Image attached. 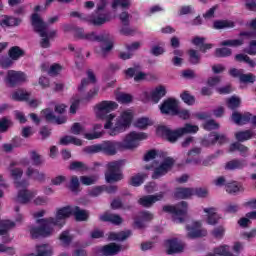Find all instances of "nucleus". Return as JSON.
I'll return each instance as SVG.
<instances>
[{
	"mask_svg": "<svg viewBox=\"0 0 256 256\" xmlns=\"http://www.w3.org/2000/svg\"><path fill=\"white\" fill-rule=\"evenodd\" d=\"M174 115H177L180 119H183L184 121H187V119L191 118V112L183 108H177Z\"/></svg>",
	"mask_w": 256,
	"mask_h": 256,
	"instance_id": "48",
	"label": "nucleus"
},
{
	"mask_svg": "<svg viewBox=\"0 0 256 256\" xmlns=\"http://www.w3.org/2000/svg\"><path fill=\"white\" fill-rule=\"evenodd\" d=\"M145 179H147V174L138 173L130 178L129 185H131L132 187H141V185L145 183Z\"/></svg>",
	"mask_w": 256,
	"mask_h": 256,
	"instance_id": "30",
	"label": "nucleus"
},
{
	"mask_svg": "<svg viewBox=\"0 0 256 256\" xmlns=\"http://www.w3.org/2000/svg\"><path fill=\"white\" fill-rule=\"evenodd\" d=\"M38 256H53V249L49 244H41L36 246Z\"/></svg>",
	"mask_w": 256,
	"mask_h": 256,
	"instance_id": "32",
	"label": "nucleus"
},
{
	"mask_svg": "<svg viewBox=\"0 0 256 256\" xmlns=\"http://www.w3.org/2000/svg\"><path fill=\"white\" fill-rule=\"evenodd\" d=\"M231 119L236 125H247V123H251V113L246 112L241 114L239 112H234L232 113Z\"/></svg>",
	"mask_w": 256,
	"mask_h": 256,
	"instance_id": "19",
	"label": "nucleus"
},
{
	"mask_svg": "<svg viewBox=\"0 0 256 256\" xmlns=\"http://www.w3.org/2000/svg\"><path fill=\"white\" fill-rule=\"evenodd\" d=\"M188 204L185 201L178 203L177 205H165L163 206L164 213H170L174 217V221L177 223H185V215H187Z\"/></svg>",
	"mask_w": 256,
	"mask_h": 256,
	"instance_id": "7",
	"label": "nucleus"
},
{
	"mask_svg": "<svg viewBox=\"0 0 256 256\" xmlns=\"http://www.w3.org/2000/svg\"><path fill=\"white\" fill-rule=\"evenodd\" d=\"M76 37H79V39H85L86 41H97L98 43H104L106 46L101 47L102 57H107V53L113 49V36L106 32L99 35L95 32L85 34L82 28H78L76 29Z\"/></svg>",
	"mask_w": 256,
	"mask_h": 256,
	"instance_id": "3",
	"label": "nucleus"
},
{
	"mask_svg": "<svg viewBox=\"0 0 256 256\" xmlns=\"http://www.w3.org/2000/svg\"><path fill=\"white\" fill-rule=\"evenodd\" d=\"M204 213H207L208 225H217V223H219L221 216L217 214V208H214V207L204 208Z\"/></svg>",
	"mask_w": 256,
	"mask_h": 256,
	"instance_id": "24",
	"label": "nucleus"
},
{
	"mask_svg": "<svg viewBox=\"0 0 256 256\" xmlns=\"http://www.w3.org/2000/svg\"><path fill=\"white\" fill-rule=\"evenodd\" d=\"M131 235H132L131 230L121 231L118 233L111 232L109 234L108 239L110 241H125V239H129V237H131Z\"/></svg>",
	"mask_w": 256,
	"mask_h": 256,
	"instance_id": "27",
	"label": "nucleus"
},
{
	"mask_svg": "<svg viewBox=\"0 0 256 256\" xmlns=\"http://www.w3.org/2000/svg\"><path fill=\"white\" fill-rule=\"evenodd\" d=\"M199 131V126L186 123L184 127L180 128V133L182 135H187L189 133H197Z\"/></svg>",
	"mask_w": 256,
	"mask_h": 256,
	"instance_id": "44",
	"label": "nucleus"
},
{
	"mask_svg": "<svg viewBox=\"0 0 256 256\" xmlns=\"http://www.w3.org/2000/svg\"><path fill=\"white\" fill-rule=\"evenodd\" d=\"M165 95H167V89H165V86H157L149 93V97L153 103H159Z\"/></svg>",
	"mask_w": 256,
	"mask_h": 256,
	"instance_id": "20",
	"label": "nucleus"
},
{
	"mask_svg": "<svg viewBox=\"0 0 256 256\" xmlns=\"http://www.w3.org/2000/svg\"><path fill=\"white\" fill-rule=\"evenodd\" d=\"M253 137V132L251 130L238 131L235 133V139L238 143H244V141H249Z\"/></svg>",
	"mask_w": 256,
	"mask_h": 256,
	"instance_id": "35",
	"label": "nucleus"
},
{
	"mask_svg": "<svg viewBox=\"0 0 256 256\" xmlns=\"http://www.w3.org/2000/svg\"><path fill=\"white\" fill-rule=\"evenodd\" d=\"M179 107V103L177 100L173 98H168L163 101V103L160 105V111L163 115H173L175 116V113Z\"/></svg>",
	"mask_w": 256,
	"mask_h": 256,
	"instance_id": "13",
	"label": "nucleus"
},
{
	"mask_svg": "<svg viewBox=\"0 0 256 256\" xmlns=\"http://www.w3.org/2000/svg\"><path fill=\"white\" fill-rule=\"evenodd\" d=\"M240 37H245V39H256V32L255 31H244L240 32Z\"/></svg>",
	"mask_w": 256,
	"mask_h": 256,
	"instance_id": "64",
	"label": "nucleus"
},
{
	"mask_svg": "<svg viewBox=\"0 0 256 256\" xmlns=\"http://www.w3.org/2000/svg\"><path fill=\"white\" fill-rule=\"evenodd\" d=\"M15 227V222L10 220H0V235H7L9 229Z\"/></svg>",
	"mask_w": 256,
	"mask_h": 256,
	"instance_id": "39",
	"label": "nucleus"
},
{
	"mask_svg": "<svg viewBox=\"0 0 256 256\" xmlns=\"http://www.w3.org/2000/svg\"><path fill=\"white\" fill-rule=\"evenodd\" d=\"M99 220L103 223H112L113 225H121L123 223V218L119 214H109L107 212L100 215Z\"/></svg>",
	"mask_w": 256,
	"mask_h": 256,
	"instance_id": "22",
	"label": "nucleus"
},
{
	"mask_svg": "<svg viewBox=\"0 0 256 256\" xmlns=\"http://www.w3.org/2000/svg\"><path fill=\"white\" fill-rule=\"evenodd\" d=\"M191 13H195L193 6H182L179 10V15H191Z\"/></svg>",
	"mask_w": 256,
	"mask_h": 256,
	"instance_id": "63",
	"label": "nucleus"
},
{
	"mask_svg": "<svg viewBox=\"0 0 256 256\" xmlns=\"http://www.w3.org/2000/svg\"><path fill=\"white\" fill-rule=\"evenodd\" d=\"M120 251H121V245L116 243H110L104 246L105 256L117 255V253H119Z\"/></svg>",
	"mask_w": 256,
	"mask_h": 256,
	"instance_id": "33",
	"label": "nucleus"
},
{
	"mask_svg": "<svg viewBox=\"0 0 256 256\" xmlns=\"http://www.w3.org/2000/svg\"><path fill=\"white\" fill-rule=\"evenodd\" d=\"M148 125H149V118H139L135 122V127H138V129H147Z\"/></svg>",
	"mask_w": 256,
	"mask_h": 256,
	"instance_id": "58",
	"label": "nucleus"
},
{
	"mask_svg": "<svg viewBox=\"0 0 256 256\" xmlns=\"http://www.w3.org/2000/svg\"><path fill=\"white\" fill-rule=\"evenodd\" d=\"M167 255H175V253H183L184 247L177 241V239H170L166 241Z\"/></svg>",
	"mask_w": 256,
	"mask_h": 256,
	"instance_id": "21",
	"label": "nucleus"
},
{
	"mask_svg": "<svg viewBox=\"0 0 256 256\" xmlns=\"http://www.w3.org/2000/svg\"><path fill=\"white\" fill-rule=\"evenodd\" d=\"M132 3L131 0H112L111 7L114 11H117L118 7H121V9H129Z\"/></svg>",
	"mask_w": 256,
	"mask_h": 256,
	"instance_id": "37",
	"label": "nucleus"
},
{
	"mask_svg": "<svg viewBox=\"0 0 256 256\" xmlns=\"http://www.w3.org/2000/svg\"><path fill=\"white\" fill-rule=\"evenodd\" d=\"M245 164L241 161H230L226 163L225 169L228 171H235V169H243Z\"/></svg>",
	"mask_w": 256,
	"mask_h": 256,
	"instance_id": "45",
	"label": "nucleus"
},
{
	"mask_svg": "<svg viewBox=\"0 0 256 256\" xmlns=\"http://www.w3.org/2000/svg\"><path fill=\"white\" fill-rule=\"evenodd\" d=\"M116 99L118 103H131V101H133V96L130 94H119Z\"/></svg>",
	"mask_w": 256,
	"mask_h": 256,
	"instance_id": "57",
	"label": "nucleus"
},
{
	"mask_svg": "<svg viewBox=\"0 0 256 256\" xmlns=\"http://www.w3.org/2000/svg\"><path fill=\"white\" fill-rule=\"evenodd\" d=\"M231 49L229 48H218L215 51V57H231Z\"/></svg>",
	"mask_w": 256,
	"mask_h": 256,
	"instance_id": "51",
	"label": "nucleus"
},
{
	"mask_svg": "<svg viewBox=\"0 0 256 256\" xmlns=\"http://www.w3.org/2000/svg\"><path fill=\"white\" fill-rule=\"evenodd\" d=\"M130 17H131V15L127 11H123L122 13H120L119 19H120L122 25H124V27H129Z\"/></svg>",
	"mask_w": 256,
	"mask_h": 256,
	"instance_id": "56",
	"label": "nucleus"
},
{
	"mask_svg": "<svg viewBox=\"0 0 256 256\" xmlns=\"http://www.w3.org/2000/svg\"><path fill=\"white\" fill-rule=\"evenodd\" d=\"M195 188H177L174 192V197L176 199H189L192 197Z\"/></svg>",
	"mask_w": 256,
	"mask_h": 256,
	"instance_id": "26",
	"label": "nucleus"
},
{
	"mask_svg": "<svg viewBox=\"0 0 256 256\" xmlns=\"http://www.w3.org/2000/svg\"><path fill=\"white\" fill-rule=\"evenodd\" d=\"M188 55H189V62L192 65H199V63H201V55L196 50L190 49L188 51Z\"/></svg>",
	"mask_w": 256,
	"mask_h": 256,
	"instance_id": "43",
	"label": "nucleus"
},
{
	"mask_svg": "<svg viewBox=\"0 0 256 256\" xmlns=\"http://www.w3.org/2000/svg\"><path fill=\"white\" fill-rule=\"evenodd\" d=\"M80 181H81L82 185L89 186V185H95L96 180L92 176H81Z\"/></svg>",
	"mask_w": 256,
	"mask_h": 256,
	"instance_id": "60",
	"label": "nucleus"
},
{
	"mask_svg": "<svg viewBox=\"0 0 256 256\" xmlns=\"http://www.w3.org/2000/svg\"><path fill=\"white\" fill-rule=\"evenodd\" d=\"M164 194L160 192L156 195H148L140 198L138 200L139 205H142V207H152L154 203H157V201H161L163 199Z\"/></svg>",
	"mask_w": 256,
	"mask_h": 256,
	"instance_id": "17",
	"label": "nucleus"
},
{
	"mask_svg": "<svg viewBox=\"0 0 256 256\" xmlns=\"http://www.w3.org/2000/svg\"><path fill=\"white\" fill-rule=\"evenodd\" d=\"M245 53L248 55H256V40L250 41L249 47L245 49Z\"/></svg>",
	"mask_w": 256,
	"mask_h": 256,
	"instance_id": "61",
	"label": "nucleus"
},
{
	"mask_svg": "<svg viewBox=\"0 0 256 256\" xmlns=\"http://www.w3.org/2000/svg\"><path fill=\"white\" fill-rule=\"evenodd\" d=\"M77 145L81 147L83 145V141L75 136H64L60 139V145Z\"/></svg>",
	"mask_w": 256,
	"mask_h": 256,
	"instance_id": "31",
	"label": "nucleus"
},
{
	"mask_svg": "<svg viewBox=\"0 0 256 256\" xmlns=\"http://www.w3.org/2000/svg\"><path fill=\"white\" fill-rule=\"evenodd\" d=\"M0 25L1 27H18V25H21V19L2 15L0 16Z\"/></svg>",
	"mask_w": 256,
	"mask_h": 256,
	"instance_id": "23",
	"label": "nucleus"
},
{
	"mask_svg": "<svg viewBox=\"0 0 256 256\" xmlns=\"http://www.w3.org/2000/svg\"><path fill=\"white\" fill-rule=\"evenodd\" d=\"M11 65H13L12 58H9L7 56H2L0 58V67H2V69H9V67H11Z\"/></svg>",
	"mask_w": 256,
	"mask_h": 256,
	"instance_id": "53",
	"label": "nucleus"
},
{
	"mask_svg": "<svg viewBox=\"0 0 256 256\" xmlns=\"http://www.w3.org/2000/svg\"><path fill=\"white\" fill-rule=\"evenodd\" d=\"M31 25L35 33H38L40 37H47L48 39H53V37L57 35V30H49L48 25L37 13L32 14Z\"/></svg>",
	"mask_w": 256,
	"mask_h": 256,
	"instance_id": "5",
	"label": "nucleus"
},
{
	"mask_svg": "<svg viewBox=\"0 0 256 256\" xmlns=\"http://www.w3.org/2000/svg\"><path fill=\"white\" fill-rule=\"evenodd\" d=\"M30 97L31 93L25 90H18L12 94V99H14V101H29Z\"/></svg>",
	"mask_w": 256,
	"mask_h": 256,
	"instance_id": "41",
	"label": "nucleus"
},
{
	"mask_svg": "<svg viewBox=\"0 0 256 256\" xmlns=\"http://www.w3.org/2000/svg\"><path fill=\"white\" fill-rule=\"evenodd\" d=\"M147 139V134L143 132H130L122 142H120V149L125 151L126 149H137L139 147V141Z\"/></svg>",
	"mask_w": 256,
	"mask_h": 256,
	"instance_id": "8",
	"label": "nucleus"
},
{
	"mask_svg": "<svg viewBox=\"0 0 256 256\" xmlns=\"http://www.w3.org/2000/svg\"><path fill=\"white\" fill-rule=\"evenodd\" d=\"M15 165H16V163L12 162L9 167L10 175H11L14 183H16V181H20L21 177H23V169L13 168V167H15Z\"/></svg>",
	"mask_w": 256,
	"mask_h": 256,
	"instance_id": "34",
	"label": "nucleus"
},
{
	"mask_svg": "<svg viewBox=\"0 0 256 256\" xmlns=\"http://www.w3.org/2000/svg\"><path fill=\"white\" fill-rule=\"evenodd\" d=\"M187 237L189 239H199L207 237V230L201 228V222H193L191 225H186Z\"/></svg>",
	"mask_w": 256,
	"mask_h": 256,
	"instance_id": "11",
	"label": "nucleus"
},
{
	"mask_svg": "<svg viewBox=\"0 0 256 256\" xmlns=\"http://www.w3.org/2000/svg\"><path fill=\"white\" fill-rule=\"evenodd\" d=\"M235 27V22L231 20H215L213 22V29H233Z\"/></svg>",
	"mask_w": 256,
	"mask_h": 256,
	"instance_id": "28",
	"label": "nucleus"
},
{
	"mask_svg": "<svg viewBox=\"0 0 256 256\" xmlns=\"http://www.w3.org/2000/svg\"><path fill=\"white\" fill-rule=\"evenodd\" d=\"M227 141H229L227 139V136L223 135V134H216V133H212L210 134L207 138H204L201 142V145L203 147H209L210 145H215V143H219V145H223L225 143H227Z\"/></svg>",
	"mask_w": 256,
	"mask_h": 256,
	"instance_id": "15",
	"label": "nucleus"
},
{
	"mask_svg": "<svg viewBox=\"0 0 256 256\" xmlns=\"http://www.w3.org/2000/svg\"><path fill=\"white\" fill-rule=\"evenodd\" d=\"M182 101L186 103V105H195V96L189 94V92L185 91L180 95Z\"/></svg>",
	"mask_w": 256,
	"mask_h": 256,
	"instance_id": "49",
	"label": "nucleus"
},
{
	"mask_svg": "<svg viewBox=\"0 0 256 256\" xmlns=\"http://www.w3.org/2000/svg\"><path fill=\"white\" fill-rule=\"evenodd\" d=\"M230 151H239L240 155L242 157H247L249 155V148H247L245 145L236 142L230 145Z\"/></svg>",
	"mask_w": 256,
	"mask_h": 256,
	"instance_id": "36",
	"label": "nucleus"
},
{
	"mask_svg": "<svg viewBox=\"0 0 256 256\" xmlns=\"http://www.w3.org/2000/svg\"><path fill=\"white\" fill-rule=\"evenodd\" d=\"M175 165V161H164L159 166L155 167V164L146 165L144 169L146 171H153L152 179H161V177H165L173 166Z\"/></svg>",
	"mask_w": 256,
	"mask_h": 256,
	"instance_id": "10",
	"label": "nucleus"
},
{
	"mask_svg": "<svg viewBox=\"0 0 256 256\" xmlns=\"http://www.w3.org/2000/svg\"><path fill=\"white\" fill-rule=\"evenodd\" d=\"M13 126V122L10 119L4 117L0 119V133H7L9 127Z\"/></svg>",
	"mask_w": 256,
	"mask_h": 256,
	"instance_id": "46",
	"label": "nucleus"
},
{
	"mask_svg": "<svg viewBox=\"0 0 256 256\" xmlns=\"http://www.w3.org/2000/svg\"><path fill=\"white\" fill-rule=\"evenodd\" d=\"M121 165L123 162H109L107 164V171L105 173V179L107 183H117L123 179V173H121Z\"/></svg>",
	"mask_w": 256,
	"mask_h": 256,
	"instance_id": "9",
	"label": "nucleus"
},
{
	"mask_svg": "<svg viewBox=\"0 0 256 256\" xmlns=\"http://www.w3.org/2000/svg\"><path fill=\"white\" fill-rule=\"evenodd\" d=\"M157 131L158 133H161L162 137H165V139H167V141H169L170 143H175L177 139L183 137V134L181 133V128L172 130L167 126H160L158 127Z\"/></svg>",
	"mask_w": 256,
	"mask_h": 256,
	"instance_id": "12",
	"label": "nucleus"
},
{
	"mask_svg": "<svg viewBox=\"0 0 256 256\" xmlns=\"http://www.w3.org/2000/svg\"><path fill=\"white\" fill-rule=\"evenodd\" d=\"M37 195V192L22 189L17 194V202L21 203L22 205H27L31 199H33Z\"/></svg>",
	"mask_w": 256,
	"mask_h": 256,
	"instance_id": "18",
	"label": "nucleus"
},
{
	"mask_svg": "<svg viewBox=\"0 0 256 256\" xmlns=\"http://www.w3.org/2000/svg\"><path fill=\"white\" fill-rule=\"evenodd\" d=\"M70 189L71 191L75 192L79 189V178L77 176H72L70 182Z\"/></svg>",
	"mask_w": 256,
	"mask_h": 256,
	"instance_id": "62",
	"label": "nucleus"
},
{
	"mask_svg": "<svg viewBox=\"0 0 256 256\" xmlns=\"http://www.w3.org/2000/svg\"><path fill=\"white\" fill-rule=\"evenodd\" d=\"M27 80V76L25 73L15 70H9L7 72L6 81L9 83L10 87H15V85H19V83H23Z\"/></svg>",
	"mask_w": 256,
	"mask_h": 256,
	"instance_id": "14",
	"label": "nucleus"
},
{
	"mask_svg": "<svg viewBox=\"0 0 256 256\" xmlns=\"http://www.w3.org/2000/svg\"><path fill=\"white\" fill-rule=\"evenodd\" d=\"M256 81V76L253 73H248V74H242L240 78V83H255Z\"/></svg>",
	"mask_w": 256,
	"mask_h": 256,
	"instance_id": "52",
	"label": "nucleus"
},
{
	"mask_svg": "<svg viewBox=\"0 0 256 256\" xmlns=\"http://www.w3.org/2000/svg\"><path fill=\"white\" fill-rule=\"evenodd\" d=\"M153 159H160L161 161H174L172 157L167 155V152H162L159 150H149L144 154L143 161H153Z\"/></svg>",
	"mask_w": 256,
	"mask_h": 256,
	"instance_id": "16",
	"label": "nucleus"
},
{
	"mask_svg": "<svg viewBox=\"0 0 256 256\" xmlns=\"http://www.w3.org/2000/svg\"><path fill=\"white\" fill-rule=\"evenodd\" d=\"M87 75H88V79H85V78L82 79L81 84L78 87L79 91H84L86 87H89V85H91V83H95L97 81L93 71L88 70Z\"/></svg>",
	"mask_w": 256,
	"mask_h": 256,
	"instance_id": "29",
	"label": "nucleus"
},
{
	"mask_svg": "<svg viewBox=\"0 0 256 256\" xmlns=\"http://www.w3.org/2000/svg\"><path fill=\"white\" fill-rule=\"evenodd\" d=\"M59 239L62 241V243H64V245H70V243L73 241V238L69 235V231L67 230L60 234Z\"/></svg>",
	"mask_w": 256,
	"mask_h": 256,
	"instance_id": "54",
	"label": "nucleus"
},
{
	"mask_svg": "<svg viewBox=\"0 0 256 256\" xmlns=\"http://www.w3.org/2000/svg\"><path fill=\"white\" fill-rule=\"evenodd\" d=\"M211 235H212V237H214V239H222L223 237H225V227L218 226V227L214 228L211 231Z\"/></svg>",
	"mask_w": 256,
	"mask_h": 256,
	"instance_id": "47",
	"label": "nucleus"
},
{
	"mask_svg": "<svg viewBox=\"0 0 256 256\" xmlns=\"http://www.w3.org/2000/svg\"><path fill=\"white\" fill-rule=\"evenodd\" d=\"M229 109H237L241 105V100L235 96H232L227 101Z\"/></svg>",
	"mask_w": 256,
	"mask_h": 256,
	"instance_id": "55",
	"label": "nucleus"
},
{
	"mask_svg": "<svg viewBox=\"0 0 256 256\" xmlns=\"http://www.w3.org/2000/svg\"><path fill=\"white\" fill-rule=\"evenodd\" d=\"M70 17H77L81 21H86L87 23H90L91 25H95L96 27H99V25H105V23H109L111 21V14L105 13V14H98L87 16L83 13L79 12H71Z\"/></svg>",
	"mask_w": 256,
	"mask_h": 256,
	"instance_id": "6",
	"label": "nucleus"
},
{
	"mask_svg": "<svg viewBox=\"0 0 256 256\" xmlns=\"http://www.w3.org/2000/svg\"><path fill=\"white\" fill-rule=\"evenodd\" d=\"M119 107L117 102L113 101H102L95 107V114L98 119H105L106 123L104 124V129H109V135L115 137L119 133H124L131 123H133L134 113L133 110L128 109L123 111L120 116L116 119V123L113 126V119H115V114H109L111 111H115Z\"/></svg>",
	"mask_w": 256,
	"mask_h": 256,
	"instance_id": "2",
	"label": "nucleus"
},
{
	"mask_svg": "<svg viewBox=\"0 0 256 256\" xmlns=\"http://www.w3.org/2000/svg\"><path fill=\"white\" fill-rule=\"evenodd\" d=\"M119 151H122L121 142L115 140H107L103 141L100 144H93L83 148V152L86 153V155H95V153H103V155H107L108 157H113L117 155Z\"/></svg>",
	"mask_w": 256,
	"mask_h": 256,
	"instance_id": "4",
	"label": "nucleus"
},
{
	"mask_svg": "<svg viewBox=\"0 0 256 256\" xmlns=\"http://www.w3.org/2000/svg\"><path fill=\"white\" fill-rule=\"evenodd\" d=\"M245 43V38L224 40L220 43L221 47H241Z\"/></svg>",
	"mask_w": 256,
	"mask_h": 256,
	"instance_id": "40",
	"label": "nucleus"
},
{
	"mask_svg": "<svg viewBox=\"0 0 256 256\" xmlns=\"http://www.w3.org/2000/svg\"><path fill=\"white\" fill-rule=\"evenodd\" d=\"M23 55H25V52L21 50L19 46H14L9 50V57H11L13 61H17V59L23 57Z\"/></svg>",
	"mask_w": 256,
	"mask_h": 256,
	"instance_id": "42",
	"label": "nucleus"
},
{
	"mask_svg": "<svg viewBox=\"0 0 256 256\" xmlns=\"http://www.w3.org/2000/svg\"><path fill=\"white\" fill-rule=\"evenodd\" d=\"M71 215H74L76 221H87L89 219V213L85 210H81L79 206H65L57 210L56 217L38 219L37 223L39 227H32L30 229V235L32 239H39V237L47 238L53 235L55 227L63 229L65 226V219H69Z\"/></svg>",
	"mask_w": 256,
	"mask_h": 256,
	"instance_id": "1",
	"label": "nucleus"
},
{
	"mask_svg": "<svg viewBox=\"0 0 256 256\" xmlns=\"http://www.w3.org/2000/svg\"><path fill=\"white\" fill-rule=\"evenodd\" d=\"M219 128V123L215 122V120H208L205 124H204V129L206 131H213L215 129Z\"/></svg>",
	"mask_w": 256,
	"mask_h": 256,
	"instance_id": "59",
	"label": "nucleus"
},
{
	"mask_svg": "<svg viewBox=\"0 0 256 256\" xmlns=\"http://www.w3.org/2000/svg\"><path fill=\"white\" fill-rule=\"evenodd\" d=\"M225 189L229 193V195H237L238 193L245 191V189L243 188V185H241V183L237 181L226 183Z\"/></svg>",
	"mask_w": 256,
	"mask_h": 256,
	"instance_id": "25",
	"label": "nucleus"
},
{
	"mask_svg": "<svg viewBox=\"0 0 256 256\" xmlns=\"http://www.w3.org/2000/svg\"><path fill=\"white\" fill-rule=\"evenodd\" d=\"M69 169L70 171H87V166L83 162H72Z\"/></svg>",
	"mask_w": 256,
	"mask_h": 256,
	"instance_id": "50",
	"label": "nucleus"
},
{
	"mask_svg": "<svg viewBox=\"0 0 256 256\" xmlns=\"http://www.w3.org/2000/svg\"><path fill=\"white\" fill-rule=\"evenodd\" d=\"M26 175L27 177H32L35 181H40V182L45 181V174L40 173L39 170H34L31 167L27 169Z\"/></svg>",
	"mask_w": 256,
	"mask_h": 256,
	"instance_id": "38",
	"label": "nucleus"
}]
</instances>
